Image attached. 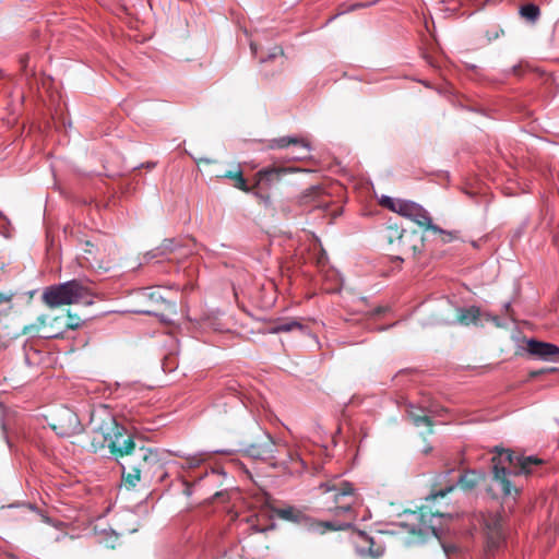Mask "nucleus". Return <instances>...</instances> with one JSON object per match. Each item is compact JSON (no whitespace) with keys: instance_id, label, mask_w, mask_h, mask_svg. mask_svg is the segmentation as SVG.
Wrapping results in <instances>:
<instances>
[{"instance_id":"1","label":"nucleus","mask_w":559,"mask_h":559,"mask_svg":"<svg viewBox=\"0 0 559 559\" xmlns=\"http://www.w3.org/2000/svg\"><path fill=\"white\" fill-rule=\"evenodd\" d=\"M124 486L134 488L140 480L151 481L164 469V452L151 447H136L119 461Z\"/></svg>"},{"instance_id":"2","label":"nucleus","mask_w":559,"mask_h":559,"mask_svg":"<svg viewBox=\"0 0 559 559\" xmlns=\"http://www.w3.org/2000/svg\"><path fill=\"white\" fill-rule=\"evenodd\" d=\"M492 481L503 496L518 495V488L512 484L511 477L532 474L543 461L535 456H518L508 449L496 448L491 459Z\"/></svg>"},{"instance_id":"3","label":"nucleus","mask_w":559,"mask_h":559,"mask_svg":"<svg viewBox=\"0 0 559 559\" xmlns=\"http://www.w3.org/2000/svg\"><path fill=\"white\" fill-rule=\"evenodd\" d=\"M41 299L51 309L80 302L93 304L90 288L78 280L48 286Z\"/></svg>"},{"instance_id":"4","label":"nucleus","mask_w":559,"mask_h":559,"mask_svg":"<svg viewBox=\"0 0 559 559\" xmlns=\"http://www.w3.org/2000/svg\"><path fill=\"white\" fill-rule=\"evenodd\" d=\"M381 204L391 211L413 221L420 227H425L435 233L441 234L444 242L453 239L452 233L442 230L439 226L435 225L429 216V213L419 204L402 199H393L390 197H382Z\"/></svg>"},{"instance_id":"5","label":"nucleus","mask_w":559,"mask_h":559,"mask_svg":"<svg viewBox=\"0 0 559 559\" xmlns=\"http://www.w3.org/2000/svg\"><path fill=\"white\" fill-rule=\"evenodd\" d=\"M323 492L331 493L334 506L329 510L335 515H346L348 520H354L353 504L356 502L355 489L348 481L334 479L320 485Z\"/></svg>"},{"instance_id":"6","label":"nucleus","mask_w":559,"mask_h":559,"mask_svg":"<svg viewBox=\"0 0 559 559\" xmlns=\"http://www.w3.org/2000/svg\"><path fill=\"white\" fill-rule=\"evenodd\" d=\"M108 436V449L117 456L118 462L122 461V455H127L138 445L132 438L127 433L126 429L118 425L116 419L107 415L105 418V429Z\"/></svg>"},{"instance_id":"7","label":"nucleus","mask_w":559,"mask_h":559,"mask_svg":"<svg viewBox=\"0 0 559 559\" xmlns=\"http://www.w3.org/2000/svg\"><path fill=\"white\" fill-rule=\"evenodd\" d=\"M108 436V449L117 456L118 462L122 461V455H127L138 445L132 438L127 433L126 429L118 425L116 419L107 415L105 418V429Z\"/></svg>"},{"instance_id":"8","label":"nucleus","mask_w":559,"mask_h":559,"mask_svg":"<svg viewBox=\"0 0 559 559\" xmlns=\"http://www.w3.org/2000/svg\"><path fill=\"white\" fill-rule=\"evenodd\" d=\"M443 515L433 513L426 508H420L418 512L412 513L409 526L412 534L417 535L419 540H426L428 537L440 538V525Z\"/></svg>"},{"instance_id":"9","label":"nucleus","mask_w":559,"mask_h":559,"mask_svg":"<svg viewBox=\"0 0 559 559\" xmlns=\"http://www.w3.org/2000/svg\"><path fill=\"white\" fill-rule=\"evenodd\" d=\"M486 547L488 555H493L504 543V533L501 519L493 516L486 521Z\"/></svg>"},{"instance_id":"10","label":"nucleus","mask_w":559,"mask_h":559,"mask_svg":"<svg viewBox=\"0 0 559 559\" xmlns=\"http://www.w3.org/2000/svg\"><path fill=\"white\" fill-rule=\"evenodd\" d=\"M449 309H454L456 316L454 319L442 318L441 321L448 324L460 323L462 325L477 324L480 319L479 308L472 306L468 308H455L450 302H447Z\"/></svg>"},{"instance_id":"11","label":"nucleus","mask_w":559,"mask_h":559,"mask_svg":"<svg viewBox=\"0 0 559 559\" xmlns=\"http://www.w3.org/2000/svg\"><path fill=\"white\" fill-rule=\"evenodd\" d=\"M527 352L543 360H552L559 356V347L557 345L536 340L527 341Z\"/></svg>"},{"instance_id":"12","label":"nucleus","mask_w":559,"mask_h":559,"mask_svg":"<svg viewBox=\"0 0 559 559\" xmlns=\"http://www.w3.org/2000/svg\"><path fill=\"white\" fill-rule=\"evenodd\" d=\"M299 203L310 210L326 207L329 204L324 191L318 186L305 190L299 198Z\"/></svg>"},{"instance_id":"13","label":"nucleus","mask_w":559,"mask_h":559,"mask_svg":"<svg viewBox=\"0 0 559 559\" xmlns=\"http://www.w3.org/2000/svg\"><path fill=\"white\" fill-rule=\"evenodd\" d=\"M289 145H296L304 150V153L300 155L293 156V159H302L306 158L309 155V152L311 150L310 143L306 141L305 139H300L297 136H283L280 139H274L271 142L270 147L272 148H284Z\"/></svg>"},{"instance_id":"14","label":"nucleus","mask_w":559,"mask_h":559,"mask_svg":"<svg viewBox=\"0 0 559 559\" xmlns=\"http://www.w3.org/2000/svg\"><path fill=\"white\" fill-rule=\"evenodd\" d=\"M293 170L292 168L285 167H270L263 168L257 174V185L263 187H270L273 182L278 181L282 176L288 171Z\"/></svg>"},{"instance_id":"15","label":"nucleus","mask_w":559,"mask_h":559,"mask_svg":"<svg viewBox=\"0 0 559 559\" xmlns=\"http://www.w3.org/2000/svg\"><path fill=\"white\" fill-rule=\"evenodd\" d=\"M265 442L261 444H252L246 451L247 453L253 457L259 460H269L274 457V448L275 443L273 439L266 435Z\"/></svg>"},{"instance_id":"16","label":"nucleus","mask_w":559,"mask_h":559,"mask_svg":"<svg viewBox=\"0 0 559 559\" xmlns=\"http://www.w3.org/2000/svg\"><path fill=\"white\" fill-rule=\"evenodd\" d=\"M105 419L99 425H95L92 431L91 448L94 452L108 448V436L106 435Z\"/></svg>"},{"instance_id":"17","label":"nucleus","mask_w":559,"mask_h":559,"mask_svg":"<svg viewBox=\"0 0 559 559\" xmlns=\"http://www.w3.org/2000/svg\"><path fill=\"white\" fill-rule=\"evenodd\" d=\"M485 477V474L477 471H467L457 479V485L465 490L475 488Z\"/></svg>"},{"instance_id":"18","label":"nucleus","mask_w":559,"mask_h":559,"mask_svg":"<svg viewBox=\"0 0 559 559\" xmlns=\"http://www.w3.org/2000/svg\"><path fill=\"white\" fill-rule=\"evenodd\" d=\"M362 540L366 544V546H364V545L357 546V552L361 557H369L371 559H377L383 555L384 549L381 546H377L374 548L373 547L374 543L371 538H369L367 536H362Z\"/></svg>"},{"instance_id":"19","label":"nucleus","mask_w":559,"mask_h":559,"mask_svg":"<svg viewBox=\"0 0 559 559\" xmlns=\"http://www.w3.org/2000/svg\"><path fill=\"white\" fill-rule=\"evenodd\" d=\"M221 177L233 180V183L236 188L246 192L249 191V188L247 186L246 179L242 176V170L239 165H236L233 169L225 171Z\"/></svg>"},{"instance_id":"20","label":"nucleus","mask_w":559,"mask_h":559,"mask_svg":"<svg viewBox=\"0 0 559 559\" xmlns=\"http://www.w3.org/2000/svg\"><path fill=\"white\" fill-rule=\"evenodd\" d=\"M408 417L413 421V424L417 427H419V426L431 427L432 426L429 415L423 408L411 406V408L408 409Z\"/></svg>"},{"instance_id":"21","label":"nucleus","mask_w":559,"mask_h":559,"mask_svg":"<svg viewBox=\"0 0 559 559\" xmlns=\"http://www.w3.org/2000/svg\"><path fill=\"white\" fill-rule=\"evenodd\" d=\"M304 329H305V326L300 322L292 319V320L275 323L274 325H272L270 328L269 332L272 334H278V333L292 332L294 330L304 331Z\"/></svg>"},{"instance_id":"22","label":"nucleus","mask_w":559,"mask_h":559,"mask_svg":"<svg viewBox=\"0 0 559 559\" xmlns=\"http://www.w3.org/2000/svg\"><path fill=\"white\" fill-rule=\"evenodd\" d=\"M250 48H251L253 56L257 57L261 63L267 62L270 60H273V59H276V58L283 56V50L281 47H273L267 53H263V52L259 53L258 48H257L255 44H253V43L250 44Z\"/></svg>"},{"instance_id":"23","label":"nucleus","mask_w":559,"mask_h":559,"mask_svg":"<svg viewBox=\"0 0 559 559\" xmlns=\"http://www.w3.org/2000/svg\"><path fill=\"white\" fill-rule=\"evenodd\" d=\"M520 14L525 20L530 22H535L539 17L540 10L537 5L533 3H527L520 8Z\"/></svg>"},{"instance_id":"24","label":"nucleus","mask_w":559,"mask_h":559,"mask_svg":"<svg viewBox=\"0 0 559 559\" xmlns=\"http://www.w3.org/2000/svg\"><path fill=\"white\" fill-rule=\"evenodd\" d=\"M277 514L281 519L289 520V521H294V522H299L300 519L302 518L301 512H299L298 510H296L293 507L280 509V510H277Z\"/></svg>"},{"instance_id":"25","label":"nucleus","mask_w":559,"mask_h":559,"mask_svg":"<svg viewBox=\"0 0 559 559\" xmlns=\"http://www.w3.org/2000/svg\"><path fill=\"white\" fill-rule=\"evenodd\" d=\"M254 540L251 538L246 539V544L242 546V550L245 552L246 559H259L262 556V549L254 550L252 549V545Z\"/></svg>"},{"instance_id":"26","label":"nucleus","mask_w":559,"mask_h":559,"mask_svg":"<svg viewBox=\"0 0 559 559\" xmlns=\"http://www.w3.org/2000/svg\"><path fill=\"white\" fill-rule=\"evenodd\" d=\"M178 246L176 245L174 239H165L159 245V250H163L166 257L169 259V255L177 250Z\"/></svg>"},{"instance_id":"27","label":"nucleus","mask_w":559,"mask_h":559,"mask_svg":"<svg viewBox=\"0 0 559 559\" xmlns=\"http://www.w3.org/2000/svg\"><path fill=\"white\" fill-rule=\"evenodd\" d=\"M153 259L164 260V259H168V258L166 257V254L163 250H159V246H158V247L147 251L144 254L145 261H151Z\"/></svg>"},{"instance_id":"28","label":"nucleus","mask_w":559,"mask_h":559,"mask_svg":"<svg viewBox=\"0 0 559 559\" xmlns=\"http://www.w3.org/2000/svg\"><path fill=\"white\" fill-rule=\"evenodd\" d=\"M345 525H337L335 526L332 522H319L316 524V530L320 531L321 533L325 532L326 530H342Z\"/></svg>"},{"instance_id":"29","label":"nucleus","mask_w":559,"mask_h":559,"mask_svg":"<svg viewBox=\"0 0 559 559\" xmlns=\"http://www.w3.org/2000/svg\"><path fill=\"white\" fill-rule=\"evenodd\" d=\"M68 318H69V321L67 323L68 329L75 330L82 325V321L80 320V318L74 317L71 313L68 314Z\"/></svg>"},{"instance_id":"30","label":"nucleus","mask_w":559,"mask_h":559,"mask_svg":"<svg viewBox=\"0 0 559 559\" xmlns=\"http://www.w3.org/2000/svg\"><path fill=\"white\" fill-rule=\"evenodd\" d=\"M454 488V485H451V486H448L447 488L444 489H440V490H437V491H433L429 498L431 499H437V498H442L444 497L448 492L452 491Z\"/></svg>"},{"instance_id":"31","label":"nucleus","mask_w":559,"mask_h":559,"mask_svg":"<svg viewBox=\"0 0 559 559\" xmlns=\"http://www.w3.org/2000/svg\"><path fill=\"white\" fill-rule=\"evenodd\" d=\"M389 231L391 235L389 236L390 241L392 242V237L395 236L400 241L404 238V230H399V228L389 227Z\"/></svg>"},{"instance_id":"32","label":"nucleus","mask_w":559,"mask_h":559,"mask_svg":"<svg viewBox=\"0 0 559 559\" xmlns=\"http://www.w3.org/2000/svg\"><path fill=\"white\" fill-rule=\"evenodd\" d=\"M12 299V295H5L0 292V304L9 302Z\"/></svg>"},{"instance_id":"33","label":"nucleus","mask_w":559,"mask_h":559,"mask_svg":"<svg viewBox=\"0 0 559 559\" xmlns=\"http://www.w3.org/2000/svg\"><path fill=\"white\" fill-rule=\"evenodd\" d=\"M66 415L69 417V421L70 423H74L76 424L78 423V418L74 414L70 413V412H66Z\"/></svg>"},{"instance_id":"34","label":"nucleus","mask_w":559,"mask_h":559,"mask_svg":"<svg viewBox=\"0 0 559 559\" xmlns=\"http://www.w3.org/2000/svg\"><path fill=\"white\" fill-rule=\"evenodd\" d=\"M443 549H444V552L447 554V556H449L450 552L455 551L456 548L454 546H445V545H443Z\"/></svg>"},{"instance_id":"35","label":"nucleus","mask_w":559,"mask_h":559,"mask_svg":"<svg viewBox=\"0 0 559 559\" xmlns=\"http://www.w3.org/2000/svg\"><path fill=\"white\" fill-rule=\"evenodd\" d=\"M376 1L371 2V3H367V4H364V3H358L355 5V8H362V7H367V5H371V4H374Z\"/></svg>"},{"instance_id":"36","label":"nucleus","mask_w":559,"mask_h":559,"mask_svg":"<svg viewBox=\"0 0 559 559\" xmlns=\"http://www.w3.org/2000/svg\"><path fill=\"white\" fill-rule=\"evenodd\" d=\"M3 437H4L5 441H7V442H9V441H8V436H7V433H5V432H4Z\"/></svg>"}]
</instances>
